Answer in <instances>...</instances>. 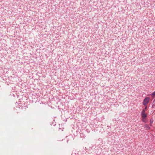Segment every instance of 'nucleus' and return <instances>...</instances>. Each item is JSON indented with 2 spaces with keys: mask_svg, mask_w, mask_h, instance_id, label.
Listing matches in <instances>:
<instances>
[{
  "mask_svg": "<svg viewBox=\"0 0 155 155\" xmlns=\"http://www.w3.org/2000/svg\"><path fill=\"white\" fill-rule=\"evenodd\" d=\"M147 106H146L145 108L143 109L141 112V117L143 118L146 117H147V114L145 113L146 111L147 110Z\"/></svg>",
  "mask_w": 155,
  "mask_h": 155,
  "instance_id": "f257e3e1",
  "label": "nucleus"
},
{
  "mask_svg": "<svg viewBox=\"0 0 155 155\" xmlns=\"http://www.w3.org/2000/svg\"><path fill=\"white\" fill-rule=\"evenodd\" d=\"M150 98L149 97H147L144 99L143 102V104L144 105H146L150 101Z\"/></svg>",
  "mask_w": 155,
  "mask_h": 155,
  "instance_id": "f03ea898",
  "label": "nucleus"
},
{
  "mask_svg": "<svg viewBox=\"0 0 155 155\" xmlns=\"http://www.w3.org/2000/svg\"><path fill=\"white\" fill-rule=\"evenodd\" d=\"M144 127L145 128L146 130H149L150 129L149 126L147 124H145L144 125Z\"/></svg>",
  "mask_w": 155,
  "mask_h": 155,
  "instance_id": "7ed1b4c3",
  "label": "nucleus"
},
{
  "mask_svg": "<svg viewBox=\"0 0 155 155\" xmlns=\"http://www.w3.org/2000/svg\"><path fill=\"white\" fill-rule=\"evenodd\" d=\"M146 117L143 118V117H142V121L143 122H146Z\"/></svg>",
  "mask_w": 155,
  "mask_h": 155,
  "instance_id": "20e7f679",
  "label": "nucleus"
},
{
  "mask_svg": "<svg viewBox=\"0 0 155 155\" xmlns=\"http://www.w3.org/2000/svg\"><path fill=\"white\" fill-rule=\"evenodd\" d=\"M151 95L152 97L155 95V91L152 93Z\"/></svg>",
  "mask_w": 155,
  "mask_h": 155,
  "instance_id": "39448f33",
  "label": "nucleus"
},
{
  "mask_svg": "<svg viewBox=\"0 0 155 155\" xmlns=\"http://www.w3.org/2000/svg\"><path fill=\"white\" fill-rule=\"evenodd\" d=\"M155 106V99L154 100L153 102V106Z\"/></svg>",
  "mask_w": 155,
  "mask_h": 155,
  "instance_id": "423d86ee",
  "label": "nucleus"
}]
</instances>
